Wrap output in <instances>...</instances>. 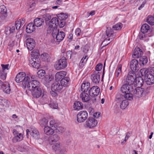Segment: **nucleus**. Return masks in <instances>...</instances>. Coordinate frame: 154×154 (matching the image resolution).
<instances>
[{
    "mask_svg": "<svg viewBox=\"0 0 154 154\" xmlns=\"http://www.w3.org/2000/svg\"><path fill=\"white\" fill-rule=\"evenodd\" d=\"M52 35L53 39L51 40V42L53 44H58L64 38L65 34L62 31H59L57 29H54L50 33Z\"/></svg>",
    "mask_w": 154,
    "mask_h": 154,
    "instance_id": "obj_1",
    "label": "nucleus"
},
{
    "mask_svg": "<svg viewBox=\"0 0 154 154\" xmlns=\"http://www.w3.org/2000/svg\"><path fill=\"white\" fill-rule=\"evenodd\" d=\"M26 74L24 72H21L18 73L16 75L15 80L17 82H22V85L24 87H26V85L28 83V81L30 80L28 76H26Z\"/></svg>",
    "mask_w": 154,
    "mask_h": 154,
    "instance_id": "obj_2",
    "label": "nucleus"
},
{
    "mask_svg": "<svg viewBox=\"0 0 154 154\" xmlns=\"http://www.w3.org/2000/svg\"><path fill=\"white\" fill-rule=\"evenodd\" d=\"M59 24V20L57 17L53 18L48 23L49 27L48 29V33L51 32L54 29H57V27Z\"/></svg>",
    "mask_w": 154,
    "mask_h": 154,
    "instance_id": "obj_3",
    "label": "nucleus"
},
{
    "mask_svg": "<svg viewBox=\"0 0 154 154\" xmlns=\"http://www.w3.org/2000/svg\"><path fill=\"white\" fill-rule=\"evenodd\" d=\"M100 92V89L97 86H93L89 91V95L91 97H94L93 99L91 98L93 102H96V97L97 96Z\"/></svg>",
    "mask_w": 154,
    "mask_h": 154,
    "instance_id": "obj_4",
    "label": "nucleus"
},
{
    "mask_svg": "<svg viewBox=\"0 0 154 154\" xmlns=\"http://www.w3.org/2000/svg\"><path fill=\"white\" fill-rule=\"evenodd\" d=\"M145 80L147 85H150L154 84V68L150 69Z\"/></svg>",
    "mask_w": 154,
    "mask_h": 154,
    "instance_id": "obj_5",
    "label": "nucleus"
},
{
    "mask_svg": "<svg viewBox=\"0 0 154 154\" xmlns=\"http://www.w3.org/2000/svg\"><path fill=\"white\" fill-rule=\"evenodd\" d=\"M67 65V59L64 57H62L56 63L55 67L57 70L61 69L66 67Z\"/></svg>",
    "mask_w": 154,
    "mask_h": 154,
    "instance_id": "obj_6",
    "label": "nucleus"
},
{
    "mask_svg": "<svg viewBox=\"0 0 154 154\" xmlns=\"http://www.w3.org/2000/svg\"><path fill=\"white\" fill-rule=\"evenodd\" d=\"M28 81V83L26 85L28 89L30 91L34 89H36L40 87V83L38 81L36 80Z\"/></svg>",
    "mask_w": 154,
    "mask_h": 154,
    "instance_id": "obj_7",
    "label": "nucleus"
},
{
    "mask_svg": "<svg viewBox=\"0 0 154 154\" xmlns=\"http://www.w3.org/2000/svg\"><path fill=\"white\" fill-rule=\"evenodd\" d=\"M88 113L86 111H81L78 112L77 115V120L78 122H82L87 119Z\"/></svg>",
    "mask_w": 154,
    "mask_h": 154,
    "instance_id": "obj_8",
    "label": "nucleus"
},
{
    "mask_svg": "<svg viewBox=\"0 0 154 154\" xmlns=\"http://www.w3.org/2000/svg\"><path fill=\"white\" fill-rule=\"evenodd\" d=\"M105 32L107 37L105 38L104 41V42L107 40L109 41L111 39L112 41V39L115 37L116 34L114 32L113 30L110 27L107 28V29Z\"/></svg>",
    "mask_w": 154,
    "mask_h": 154,
    "instance_id": "obj_9",
    "label": "nucleus"
},
{
    "mask_svg": "<svg viewBox=\"0 0 154 154\" xmlns=\"http://www.w3.org/2000/svg\"><path fill=\"white\" fill-rule=\"evenodd\" d=\"M136 75L133 72H129L126 79V83L131 85L135 83Z\"/></svg>",
    "mask_w": 154,
    "mask_h": 154,
    "instance_id": "obj_10",
    "label": "nucleus"
},
{
    "mask_svg": "<svg viewBox=\"0 0 154 154\" xmlns=\"http://www.w3.org/2000/svg\"><path fill=\"white\" fill-rule=\"evenodd\" d=\"M13 133L15 136L12 139L14 143H16L19 142L23 140V137L22 134L19 133L15 129L13 130Z\"/></svg>",
    "mask_w": 154,
    "mask_h": 154,
    "instance_id": "obj_11",
    "label": "nucleus"
},
{
    "mask_svg": "<svg viewBox=\"0 0 154 154\" xmlns=\"http://www.w3.org/2000/svg\"><path fill=\"white\" fill-rule=\"evenodd\" d=\"M26 135H27L29 133H30V134L35 139H37L39 137V133L38 131L35 128H31L30 130H26Z\"/></svg>",
    "mask_w": 154,
    "mask_h": 154,
    "instance_id": "obj_12",
    "label": "nucleus"
},
{
    "mask_svg": "<svg viewBox=\"0 0 154 154\" xmlns=\"http://www.w3.org/2000/svg\"><path fill=\"white\" fill-rule=\"evenodd\" d=\"M86 127L89 128H92L96 126L97 124V121L92 117H89L86 122Z\"/></svg>",
    "mask_w": 154,
    "mask_h": 154,
    "instance_id": "obj_13",
    "label": "nucleus"
},
{
    "mask_svg": "<svg viewBox=\"0 0 154 154\" xmlns=\"http://www.w3.org/2000/svg\"><path fill=\"white\" fill-rule=\"evenodd\" d=\"M133 91V88L132 85L126 84L123 85L121 88V91L123 94L131 92Z\"/></svg>",
    "mask_w": 154,
    "mask_h": 154,
    "instance_id": "obj_14",
    "label": "nucleus"
},
{
    "mask_svg": "<svg viewBox=\"0 0 154 154\" xmlns=\"http://www.w3.org/2000/svg\"><path fill=\"white\" fill-rule=\"evenodd\" d=\"M33 97L35 98H38L42 94V89L40 87L30 90Z\"/></svg>",
    "mask_w": 154,
    "mask_h": 154,
    "instance_id": "obj_15",
    "label": "nucleus"
},
{
    "mask_svg": "<svg viewBox=\"0 0 154 154\" xmlns=\"http://www.w3.org/2000/svg\"><path fill=\"white\" fill-rule=\"evenodd\" d=\"M29 63L34 68L38 69L40 66V61L38 58H31L29 59Z\"/></svg>",
    "mask_w": 154,
    "mask_h": 154,
    "instance_id": "obj_16",
    "label": "nucleus"
},
{
    "mask_svg": "<svg viewBox=\"0 0 154 154\" xmlns=\"http://www.w3.org/2000/svg\"><path fill=\"white\" fill-rule=\"evenodd\" d=\"M26 43L28 49L30 51L32 50L35 46V41L32 38H30L26 39Z\"/></svg>",
    "mask_w": 154,
    "mask_h": 154,
    "instance_id": "obj_17",
    "label": "nucleus"
},
{
    "mask_svg": "<svg viewBox=\"0 0 154 154\" xmlns=\"http://www.w3.org/2000/svg\"><path fill=\"white\" fill-rule=\"evenodd\" d=\"M100 72L96 71L91 75V79L94 83L96 84L99 83L100 80Z\"/></svg>",
    "mask_w": 154,
    "mask_h": 154,
    "instance_id": "obj_18",
    "label": "nucleus"
},
{
    "mask_svg": "<svg viewBox=\"0 0 154 154\" xmlns=\"http://www.w3.org/2000/svg\"><path fill=\"white\" fill-rule=\"evenodd\" d=\"M143 52L138 47H136L134 49L132 57L134 58H138L143 55Z\"/></svg>",
    "mask_w": 154,
    "mask_h": 154,
    "instance_id": "obj_19",
    "label": "nucleus"
},
{
    "mask_svg": "<svg viewBox=\"0 0 154 154\" xmlns=\"http://www.w3.org/2000/svg\"><path fill=\"white\" fill-rule=\"evenodd\" d=\"M7 16V9L4 5H1L0 6V17L2 19H4Z\"/></svg>",
    "mask_w": 154,
    "mask_h": 154,
    "instance_id": "obj_20",
    "label": "nucleus"
},
{
    "mask_svg": "<svg viewBox=\"0 0 154 154\" xmlns=\"http://www.w3.org/2000/svg\"><path fill=\"white\" fill-rule=\"evenodd\" d=\"M138 62L135 59L132 60L130 63L131 69L133 71H136L138 69Z\"/></svg>",
    "mask_w": 154,
    "mask_h": 154,
    "instance_id": "obj_21",
    "label": "nucleus"
},
{
    "mask_svg": "<svg viewBox=\"0 0 154 154\" xmlns=\"http://www.w3.org/2000/svg\"><path fill=\"white\" fill-rule=\"evenodd\" d=\"M143 89L142 88L135 89L133 91L134 95L136 97L140 98L143 95Z\"/></svg>",
    "mask_w": 154,
    "mask_h": 154,
    "instance_id": "obj_22",
    "label": "nucleus"
},
{
    "mask_svg": "<svg viewBox=\"0 0 154 154\" xmlns=\"http://www.w3.org/2000/svg\"><path fill=\"white\" fill-rule=\"evenodd\" d=\"M66 74V72L61 71L58 72L55 75V80L56 81H58L61 79H63Z\"/></svg>",
    "mask_w": 154,
    "mask_h": 154,
    "instance_id": "obj_23",
    "label": "nucleus"
},
{
    "mask_svg": "<svg viewBox=\"0 0 154 154\" xmlns=\"http://www.w3.org/2000/svg\"><path fill=\"white\" fill-rule=\"evenodd\" d=\"M62 88V85L59 83L56 82L54 83L51 85V90L52 91H59Z\"/></svg>",
    "mask_w": 154,
    "mask_h": 154,
    "instance_id": "obj_24",
    "label": "nucleus"
},
{
    "mask_svg": "<svg viewBox=\"0 0 154 154\" xmlns=\"http://www.w3.org/2000/svg\"><path fill=\"white\" fill-rule=\"evenodd\" d=\"M82 101L84 102H87L89 101L91 98L89 95L85 92H83L81 93L80 95Z\"/></svg>",
    "mask_w": 154,
    "mask_h": 154,
    "instance_id": "obj_25",
    "label": "nucleus"
},
{
    "mask_svg": "<svg viewBox=\"0 0 154 154\" xmlns=\"http://www.w3.org/2000/svg\"><path fill=\"white\" fill-rule=\"evenodd\" d=\"M90 86V83L84 82L81 86V90L83 92H87Z\"/></svg>",
    "mask_w": 154,
    "mask_h": 154,
    "instance_id": "obj_26",
    "label": "nucleus"
},
{
    "mask_svg": "<svg viewBox=\"0 0 154 154\" xmlns=\"http://www.w3.org/2000/svg\"><path fill=\"white\" fill-rule=\"evenodd\" d=\"M70 79L69 77H66L62 79L60 81V84L62 87H67L69 83Z\"/></svg>",
    "mask_w": 154,
    "mask_h": 154,
    "instance_id": "obj_27",
    "label": "nucleus"
},
{
    "mask_svg": "<svg viewBox=\"0 0 154 154\" xmlns=\"http://www.w3.org/2000/svg\"><path fill=\"white\" fill-rule=\"evenodd\" d=\"M35 28L34 25L32 23H30L27 25L26 31L28 33H31L35 31Z\"/></svg>",
    "mask_w": 154,
    "mask_h": 154,
    "instance_id": "obj_28",
    "label": "nucleus"
},
{
    "mask_svg": "<svg viewBox=\"0 0 154 154\" xmlns=\"http://www.w3.org/2000/svg\"><path fill=\"white\" fill-rule=\"evenodd\" d=\"M54 128L47 126L44 128V131L45 134L47 135L52 134L54 133Z\"/></svg>",
    "mask_w": 154,
    "mask_h": 154,
    "instance_id": "obj_29",
    "label": "nucleus"
},
{
    "mask_svg": "<svg viewBox=\"0 0 154 154\" xmlns=\"http://www.w3.org/2000/svg\"><path fill=\"white\" fill-rule=\"evenodd\" d=\"M15 31V26H11L8 27L5 29V32L7 35H9L14 33Z\"/></svg>",
    "mask_w": 154,
    "mask_h": 154,
    "instance_id": "obj_30",
    "label": "nucleus"
},
{
    "mask_svg": "<svg viewBox=\"0 0 154 154\" xmlns=\"http://www.w3.org/2000/svg\"><path fill=\"white\" fill-rule=\"evenodd\" d=\"M3 91L7 94H9L10 93L11 89L9 84L8 82H5L3 85V87L2 89Z\"/></svg>",
    "mask_w": 154,
    "mask_h": 154,
    "instance_id": "obj_31",
    "label": "nucleus"
},
{
    "mask_svg": "<svg viewBox=\"0 0 154 154\" xmlns=\"http://www.w3.org/2000/svg\"><path fill=\"white\" fill-rule=\"evenodd\" d=\"M148 62V59L146 56L140 57L139 58L138 63L140 65L143 66L146 64Z\"/></svg>",
    "mask_w": 154,
    "mask_h": 154,
    "instance_id": "obj_32",
    "label": "nucleus"
},
{
    "mask_svg": "<svg viewBox=\"0 0 154 154\" xmlns=\"http://www.w3.org/2000/svg\"><path fill=\"white\" fill-rule=\"evenodd\" d=\"M44 21L40 18H37L35 19L34 21V25L36 26L39 27L44 23Z\"/></svg>",
    "mask_w": 154,
    "mask_h": 154,
    "instance_id": "obj_33",
    "label": "nucleus"
},
{
    "mask_svg": "<svg viewBox=\"0 0 154 154\" xmlns=\"http://www.w3.org/2000/svg\"><path fill=\"white\" fill-rule=\"evenodd\" d=\"M74 108L75 110H79L83 108V104L79 101L75 102L73 105Z\"/></svg>",
    "mask_w": 154,
    "mask_h": 154,
    "instance_id": "obj_34",
    "label": "nucleus"
},
{
    "mask_svg": "<svg viewBox=\"0 0 154 154\" xmlns=\"http://www.w3.org/2000/svg\"><path fill=\"white\" fill-rule=\"evenodd\" d=\"M135 83L138 87H141L143 83V79L140 77H136Z\"/></svg>",
    "mask_w": 154,
    "mask_h": 154,
    "instance_id": "obj_35",
    "label": "nucleus"
},
{
    "mask_svg": "<svg viewBox=\"0 0 154 154\" xmlns=\"http://www.w3.org/2000/svg\"><path fill=\"white\" fill-rule=\"evenodd\" d=\"M61 146L59 143H57L53 145L52 146V149L53 150L57 153H58L59 150L61 149Z\"/></svg>",
    "mask_w": 154,
    "mask_h": 154,
    "instance_id": "obj_36",
    "label": "nucleus"
},
{
    "mask_svg": "<svg viewBox=\"0 0 154 154\" xmlns=\"http://www.w3.org/2000/svg\"><path fill=\"white\" fill-rule=\"evenodd\" d=\"M122 65L119 64L118 65L116 70L115 73V76L116 78L118 77L121 74Z\"/></svg>",
    "mask_w": 154,
    "mask_h": 154,
    "instance_id": "obj_37",
    "label": "nucleus"
},
{
    "mask_svg": "<svg viewBox=\"0 0 154 154\" xmlns=\"http://www.w3.org/2000/svg\"><path fill=\"white\" fill-rule=\"evenodd\" d=\"M31 55L32 57L31 58H38L40 55L38 50L35 49L32 51Z\"/></svg>",
    "mask_w": 154,
    "mask_h": 154,
    "instance_id": "obj_38",
    "label": "nucleus"
},
{
    "mask_svg": "<svg viewBox=\"0 0 154 154\" xmlns=\"http://www.w3.org/2000/svg\"><path fill=\"white\" fill-rule=\"evenodd\" d=\"M149 26L147 24H143L141 28V31L142 33L147 32L149 29Z\"/></svg>",
    "mask_w": 154,
    "mask_h": 154,
    "instance_id": "obj_39",
    "label": "nucleus"
},
{
    "mask_svg": "<svg viewBox=\"0 0 154 154\" xmlns=\"http://www.w3.org/2000/svg\"><path fill=\"white\" fill-rule=\"evenodd\" d=\"M149 70L150 69H148L146 68H144L140 70V72L142 76H144L145 79L146 77V75L148 74Z\"/></svg>",
    "mask_w": 154,
    "mask_h": 154,
    "instance_id": "obj_40",
    "label": "nucleus"
},
{
    "mask_svg": "<svg viewBox=\"0 0 154 154\" xmlns=\"http://www.w3.org/2000/svg\"><path fill=\"white\" fill-rule=\"evenodd\" d=\"M38 77L41 79L45 78V71L43 69H41L38 71L37 72Z\"/></svg>",
    "mask_w": 154,
    "mask_h": 154,
    "instance_id": "obj_41",
    "label": "nucleus"
},
{
    "mask_svg": "<svg viewBox=\"0 0 154 154\" xmlns=\"http://www.w3.org/2000/svg\"><path fill=\"white\" fill-rule=\"evenodd\" d=\"M129 102L127 100H123L120 104V107L122 109H125L129 105Z\"/></svg>",
    "mask_w": 154,
    "mask_h": 154,
    "instance_id": "obj_42",
    "label": "nucleus"
},
{
    "mask_svg": "<svg viewBox=\"0 0 154 154\" xmlns=\"http://www.w3.org/2000/svg\"><path fill=\"white\" fill-rule=\"evenodd\" d=\"M146 22L151 25H154V17L152 16H149L146 18Z\"/></svg>",
    "mask_w": 154,
    "mask_h": 154,
    "instance_id": "obj_43",
    "label": "nucleus"
},
{
    "mask_svg": "<svg viewBox=\"0 0 154 154\" xmlns=\"http://www.w3.org/2000/svg\"><path fill=\"white\" fill-rule=\"evenodd\" d=\"M68 17V16L67 14L62 13L58 14L57 18L60 20H64Z\"/></svg>",
    "mask_w": 154,
    "mask_h": 154,
    "instance_id": "obj_44",
    "label": "nucleus"
},
{
    "mask_svg": "<svg viewBox=\"0 0 154 154\" xmlns=\"http://www.w3.org/2000/svg\"><path fill=\"white\" fill-rule=\"evenodd\" d=\"M60 139V137L57 134H54L51 138V142H50V143L51 144H53L54 142H55L58 141Z\"/></svg>",
    "mask_w": 154,
    "mask_h": 154,
    "instance_id": "obj_45",
    "label": "nucleus"
},
{
    "mask_svg": "<svg viewBox=\"0 0 154 154\" xmlns=\"http://www.w3.org/2000/svg\"><path fill=\"white\" fill-rule=\"evenodd\" d=\"M122 27V24L120 23H119L112 26V28L114 30H119Z\"/></svg>",
    "mask_w": 154,
    "mask_h": 154,
    "instance_id": "obj_46",
    "label": "nucleus"
},
{
    "mask_svg": "<svg viewBox=\"0 0 154 154\" xmlns=\"http://www.w3.org/2000/svg\"><path fill=\"white\" fill-rule=\"evenodd\" d=\"M129 92L124 94V96L126 99L128 100H131L133 98V95L132 94Z\"/></svg>",
    "mask_w": 154,
    "mask_h": 154,
    "instance_id": "obj_47",
    "label": "nucleus"
},
{
    "mask_svg": "<svg viewBox=\"0 0 154 154\" xmlns=\"http://www.w3.org/2000/svg\"><path fill=\"white\" fill-rule=\"evenodd\" d=\"M54 131L57 133H63V132L64 131H65V129L63 128V127L61 126H58L54 128Z\"/></svg>",
    "mask_w": 154,
    "mask_h": 154,
    "instance_id": "obj_48",
    "label": "nucleus"
},
{
    "mask_svg": "<svg viewBox=\"0 0 154 154\" xmlns=\"http://www.w3.org/2000/svg\"><path fill=\"white\" fill-rule=\"evenodd\" d=\"M87 56L85 57H83L79 63V65L81 67H83L86 63L88 60V58H86Z\"/></svg>",
    "mask_w": 154,
    "mask_h": 154,
    "instance_id": "obj_49",
    "label": "nucleus"
},
{
    "mask_svg": "<svg viewBox=\"0 0 154 154\" xmlns=\"http://www.w3.org/2000/svg\"><path fill=\"white\" fill-rule=\"evenodd\" d=\"M124 96L121 94H117L116 96V100L118 103L120 102L121 101H123Z\"/></svg>",
    "mask_w": 154,
    "mask_h": 154,
    "instance_id": "obj_50",
    "label": "nucleus"
},
{
    "mask_svg": "<svg viewBox=\"0 0 154 154\" xmlns=\"http://www.w3.org/2000/svg\"><path fill=\"white\" fill-rule=\"evenodd\" d=\"M48 123V120L45 118L42 119L40 122V125L42 127H44V128L47 126Z\"/></svg>",
    "mask_w": 154,
    "mask_h": 154,
    "instance_id": "obj_51",
    "label": "nucleus"
},
{
    "mask_svg": "<svg viewBox=\"0 0 154 154\" xmlns=\"http://www.w3.org/2000/svg\"><path fill=\"white\" fill-rule=\"evenodd\" d=\"M57 122L55 120L53 119L50 122V125L51 126V128H54L57 125Z\"/></svg>",
    "mask_w": 154,
    "mask_h": 154,
    "instance_id": "obj_52",
    "label": "nucleus"
},
{
    "mask_svg": "<svg viewBox=\"0 0 154 154\" xmlns=\"http://www.w3.org/2000/svg\"><path fill=\"white\" fill-rule=\"evenodd\" d=\"M7 76V73L5 71H0V78L2 80L6 79Z\"/></svg>",
    "mask_w": 154,
    "mask_h": 154,
    "instance_id": "obj_53",
    "label": "nucleus"
},
{
    "mask_svg": "<svg viewBox=\"0 0 154 154\" xmlns=\"http://www.w3.org/2000/svg\"><path fill=\"white\" fill-rule=\"evenodd\" d=\"M42 58L44 60H47L48 59L49 56V54L46 53H43L41 55Z\"/></svg>",
    "mask_w": 154,
    "mask_h": 154,
    "instance_id": "obj_54",
    "label": "nucleus"
},
{
    "mask_svg": "<svg viewBox=\"0 0 154 154\" xmlns=\"http://www.w3.org/2000/svg\"><path fill=\"white\" fill-rule=\"evenodd\" d=\"M49 105L51 108L53 109H56L58 108V104L56 103L51 102Z\"/></svg>",
    "mask_w": 154,
    "mask_h": 154,
    "instance_id": "obj_55",
    "label": "nucleus"
},
{
    "mask_svg": "<svg viewBox=\"0 0 154 154\" xmlns=\"http://www.w3.org/2000/svg\"><path fill=\"white\" fill-rule=\"evenodd\" d=\"M43 17L45 18L46 21L50 20L51 19V16L48 14H45L43 15Z\"/></svg>",
    "mask_w": 154,
    "mask_h": 154,
    "instance_id": "obj_56",
    "label": "nucleus"
},
{
    "mask_svg": "<svg viewBox=\"0 0 154 154\" xmlns=\"http://www.w3.org/2000/svg\"><path fill=\"white\" fill-rule=\"evenodd\" d=\"M45 81L47 83H49L53 79L51 76L48 75L45 76Z\"/></svg>",
    "mask_w": 154,
    "mask_h": 154,
    "instance_id": "obj_57",
    "label": "nucleus"
},
{
    "mask_svg": "<svg viewBox=\"0 0 154 154\" xmlns=\"http://www.w3.org/2000/svg\"><path fill=\"white\" fill-rule=\"evenodd\" d=\"M103 64L101 63H99L97 65L96 67V70L97 71H100L102 68Z\"/></svg>",
    "mask_w": 154,
    "mask_h": 154,
    "instance_id": "obj_58",
    "label": "nucleus"
},
{
    "mask_svg": "<svg viewBox=\"0 0 154 154\" xmlns=\"http://www.w3.org/2000/svg\"><path fill=\"white\" fill-rule=\"evenodd\" d=\"M14 25L15 26V28H16V29L18 30L20 29V27L22 26L21 24L17 20L16 21L15 24Z\"/></svg>",
    "mask_w": 154,
    "mask_h": 154,
    "instance_id": "obj_59",
    "label": "nucleus"
},
{
    "mask_svg": "<svg viewBox=\"0 0 154 154\" xmlns=\"http://www.w3.org/2000/svg\"><path fill=\"white\" fill-rule=\"evenodd\" d=\"M1 66L2 67V71H5V69H7V70H8L9 69V64H7L6 65L4 64H1Z\"/></svg>",
    "mask_w": 154,
    "mask_h": 154,
    "instance_id": "obj_60",
    "label": "nucleus"
},
{
    "mask_svg": "<svg viewBox=\"0 0 154 154\" xmlns=\"http://www.w3.org/2000/svg\"><path fill=\"white\" fill-rule=\"evenodd\" d=\"M60 23H59V24L58 25L60 28L63 27L65 24V22L64 20H60Z\"/></svg>",
    "mask_w": 154,
    "mask_h": 154,
    "instance_id": "obj_61",
    "label": "nucleus"
},
{
    "mask_svg": "<svg viewBox=\"0 0 154 154\" xmlns=\"http://www.w3.org/2000/svg\"><path fill=\"white\" fill-rule=\"evenodd\" d=\"M81 30L80 28H77L75 31V34L77 36H79L81 34Z\"/></svg>",
    "mask_w": 154,
    "mask_h": 154,
    "instance_id": "obj_62",
    "label": "nucleus"
},
{
    "mask_svg": "<svg viewBox=\"0 0 154 154\" xmlns=\"http://www.w3.org/2000/svg\"><path fill=\"white\" fill-rule=\"evenodd\" d=\"M66 152V149L64 148H62V146H61V149L60 150H59L58 153L60 154H64V153H65Z\"/></svg>",
    "mask_w": 154,
    "mask_h": 154,
    "instance_id": "obj_63",
    "label": "nucleus"
},
{
    "mask_svg": "<svg viewBox=\"0 0 154 154\" xmlns=\"http://www.w3.org/2000/svg\"><path fill=\"white\" fill-rule=\"evenodd\" d=\"M17 21L19 22L21 24V25H23L25 22V19L24 18H22L18 19Z\"/></svg>",
    "mask_w": 154,
    "mask_h": 154,
    "instance_id": "obj_64",
    "label": "nucleus"
}]
</instances>
